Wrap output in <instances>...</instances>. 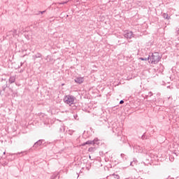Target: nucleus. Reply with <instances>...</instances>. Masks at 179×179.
Here are the masks:
<instances>
[{
    "label": "nucleus",
    "instance_id": "nucleus-1",
    "mask_svg": "<svg viewBox=\"0 0 179 179\" xmlns=\"http://www.w3.org/2000/svg\"><path fill=\"white\" fill-rule=\"evenodd\" d=\"M162 59V55L159 52L152 53V55L150 56V61L151 64H159L160 60Z\"/></svg>",
    "mask_w": 179,
    "mask_h": 179
},
{
    "label": "nucleus",
    "instance_id": "nucleus-2",
    "mask_svg": "<svg viewBox=\"0 0 179 179\" xmlns=\"http://www.w3.org/2000/svg\"><path fill=\"white\" fill-rule=\"evenodd\" d=\"M64 103H66V104H69V106H71V104H73L75 101V96L72 95H67L64 97Z\"/></svg>",
    "mask_w": 179,
    "mask_h": 179
},
{
    "label": "nucleus",
    "instance_id": "nucleus-3",
    "mask_svg": "<svg viewBox=\"0 0 179 179\" xmlns=\"http://www.w3.org/2000/svg\"><path fill=\"white\" fill-rule=\"evenodd\" d=\"M100 141L97 138H94L93 141H87V142L83 144V146H85V145H99Z\"/></svg>",
    "mask_w": 179,
    "mask_h": 179
},
{
    "label": "nucleus",
    "instance_id": "nucleus-4",
    "mask_svg": "<svg viewBox=\"0 0 179 179\" xmlns=\"http://www.w3.org/2000/svg\"><path fill=\"white\" fill-rule=\"evenodd\" d=\"M134 34L131 31H126L124 34V36L125 37V38H129L131 39L133 37H134Z\"/></svg>",
    "mask_w": 179,
    "mask_h": 179
},
{
    "label": "nucleus",
    "instance_id": "nucleus-5",
    "mask_svg": "<svg viewBox=\"0 0 179 179\" xmlns=\"http://www.w3.org/2000/svg\"><path fill=\"white\" fill-rule=\"evenodd\" d=\"M74 80L76 83H79V85H80V83H83V78L82 77H78Z\"/></svg>",
    "mask_w": 179,
    "mask_h": 179
},
{
    "label": "nucleus",
    "instance_id": "nucleus-6",
    "mask_svg": "<svg viewBox=\"0 0 179 179\" xmlns=\"http://www.w3.org/2000/svg\"><path fill=\"white\" fill-rule=\"evenodd\" d=\"M162 17H164V19H166L167 20H170V19H171V17H170V16H169V14L164 13L162 14Z\"/></svg>",
    "mask_w": 179,
    "mask_h": 179
},
{
    "label": "nucleus",
    "instance_id": "nucleus-7",
    "mask_svg": "<svg viewBox=\"0 0 179 179\" xmlns=\"http://www.w3.org/2000/svg\"><path fill=\"white\" fill-rule=\"evenodd\" d=\"M51 179H59V175L58 173H54L51 177H50Z\"/></svg>",
    "mask_w": 179,
    "mask_h": 179
},
{
    "label": "nucleus",
    "instance_id": "nucleus-8",
    "mask_svg": "<svg viewBox=\"0 0 179 179\" xmlns=\"http://www.w3.org/2000/svg\"><path fill=\"white\" fill-rule=\"evenodd\" d=\"M16 78L13 76L10 77L9 83H15Z\"/></svg>",
    "mask_w": 179,
    "mask_h": 179
},
{
    "label": "nucleus",
    "instance_id": "nucleus-9",
    "mask_svg": "<svg viewBox=\"0 0 179 179\" xmlns=\"http://www.w3.org/2000/svg\"><path fill=\"white\" fill-rule=\"evenodd\" d=\"M139 59H141V61H149V60H150V55H149L148 58H146V57H140Z\"/></svg>",
    "mask_w": 179,
    "mask_h": 179
},
{
    "label": "nucleus",
    "instance_id": "nucleus-10",
    "mask_svg": "<svg viewBox=\"0 0 179 179\" xmlns=\"http://www.w3.org/2000/svg\"><path fill=\"white\" fill-rule=\"evenodd\" d=\"M43 142L41 141H38L36 143H35L34 146L35 148H37V146H41Z\"/></svg>",
    "mask_w": 179,
    "mask_h": 179
},
{
    "label": "nucleus",
    "instance_id": "nucleus-11",
    "mask_svg": "<svg viewBox=\"0 0 179 179\" xmlns=\"http://www.w3.org/2000/svg\"><path fill=\"white\" fill-rule=\"evenodd\" d=\"M68 2H71V0H68L66 1H63L60 3H57L56 5H65V3H68Z\"/></svg>",
    "mask_w": 179,
    "mask_h": 179
},
{
    "label": "nucleus",
    "instance_id": "nucleus-12",
    "mask_svg": "<svg viewBox=\"0 0 179 179\" xmlns=\"http://www.w3.org/2000/svg\"><path fill=\"white\" fill-rule=\"evenodd\" d=\"M132 147L134 148V149H138V150H141V146L139 145H132Z\"/></svg>",
    "mask_w": 179,
    "mask_h": 179
},
{
    "label": "nucleus",
    "instance_id": "nucleus-13",
    "mask_svg": "<svg viewBox=\"0 0 179 179\" xmlns=\"http://www.w3.org/2000/svg\"><path fill=\"white\" fill-rule=\"evenodd\" d=\"M141 139H148V137L146 136V134L145 133H144L143 135H142V136H141Z\"/></svg>",
    "mask_w": 179,
    "mask_h": 179
},
{
    "label": "nucleus",
    "instance_id": "nucleus-14",
    "mask_svg": "<svg viewBox=\"0 0 179 179\" xmlns=\"http://www.w3.org/2000/svg\"><path fill=\"white\" fill-rule=\"evenodd\" d=\"M70 2H73V3H76L77 2H79V0H70Z\"/></svg>",
    "mask_w": 179,
    "mask_h": 179
},
{
    "label": "nucleus",
    "instance_id": "nucleus-15",
    "mask_svg": "<svg viewBox=\"0 0 179 179\" xmlns=\"http://www.w3.org/2000/svg\"><path fill=\"white\" fill-rule=\"evenodd\" d=\"M114 178L120 179V176L118 175H114Z\"/></svg>",
    "mask_w": 179,
    "mask_h": 179
},
{
    "label": "nucleus",
    "instance_id": "nucleus-16",
    "mask_svg": "<svg viewBox=\"0 0 179 179\" xmlns=\"http://www.w3.org/2000/svg\"><path fill=\"white\" fill-rule=\"evenodd\" d=\"M73 117H74L75 120H79V119H78V115H74Z\"/></svg>",
    "mask_w": 179,
    "mask_h": 179
},
{
    "label": "nucleus",
    "instance_id": "nucleus-17",
    "mask_svg": "<svg viewBox=\"0 0 179 179\" xmlns=\"http://www.w3.org/2000/svg\"><path fill=\"white\" fill-rule=\"evenodd\" d=\"M120 104H124V100H121V101H120Z\"/></svg>",
    "mask_w": 179,
    "mask_h": 179
},
{
    "label": "nucleus",
    "instance_id": "nucleus-18",
    "mask_svg": "<svg viewBox=\"0 0 179 179\" xmlns=\"http://www.w3.org/2000/svg\"><path fill=\"white\" fill-rule=\"evenodd\" d=\"M92 150H93V148H89V152H92Z\"/></svg>",
    "mask_w": 179,
    "mask_h": 179
},
{
    "label": "nucleus",
    "instance_id": "nucleus-19",
    "mask_svg": "<svg viewBox=\"0 0 179 179\" xmlns=\"http://www.w3.org/2000/svg\"><path fill=\"white\" fill-rule=\"evenodd\" d=\"M150 96L151 97V96H153V93L152 92H149Z\"/></svg>",
    "mask_w": 179,
    "mask_h": 179
},
{
    "label": "nucleus",
    "instance_id": "nucleus-20",
    "mask_svg": "<svg viewBox=\"0 0 179 179\" xmlns=\"http://www.w3.org/2000/svg\"><path fill=\"white\" fill-rule=\"evenodd\" d=\"M120 156H121V157L124 158V156H125V155L121 154Z\"/></svg>",
    "mask_w": 179,
    "mask_h": 179
},
{
    "label": "nucleus",
    "instance_id": "nucleus-21",
    "mask_svg": "<svg viewBox=\"0 0 179 179\" xmlns=\"http://www.w3.org/2000/svg\"><path fill=\"white\" fill-rule=\"evenodd\" d=\"M130 166H134V162H131Z\"/></svg>",
    "mask_w": 179,
    "mask_h": 179
},
{
    "label": "nucleus",
    "instance_id": "nucleus-22",
    "mask_svg": "<svg viewBox=\"0 0 179 179\" xmlns=\"http://www.w3.org/2000/svg\"><path fill=\"white\" fill-rule=\"evenodd\" d=\"M45 11L41 12V13H44Z\"/></svg>",
    "mask_w": 179,
    "mask_h": 179
},
{
    "label": "nucleus",
    "instance_id": "nucleus-23",
    "mask_svg": "<svg viewBox=\"0 0 179 179\" xmlns=\"http://www.w3.org/2000/svg\"><path fill=\"white\" fill-rule=\"evenodd\" d=\"M129 146H130V148H131V144H129Z\"/></svg>",
    "mask_w": 179,
    "mask_h": 179
},
{
    "label": "nucleus",
    "instance_id": "nucleus-24",
    "mask_svg": "<svg viewBox=\"0 0 179 179\" xmlns=\"http://www.w3.org/2000/svg\"><path fill=\"white\" fill-rule=\"evenodd\" d=\"M3 155H6V152H3Z\"/></svg>",
    "mask_w": 179,
    "mask_h": 179
},
{
    "label": "nucleus",
    "instance_id": "nucleus-25",
    "mask_svg": "<svg viewBox=\"0 0 179 179\" xmlns=\"http://www.w3.org/2000/svg\"><path fill=\"white\" fill-rule=\"evenodd\" d=\"M87 169L89 170V168L87 167Z\"/></svg>",
    "mask_w": 179,
    "mask_h": 179
}]
</instances>
